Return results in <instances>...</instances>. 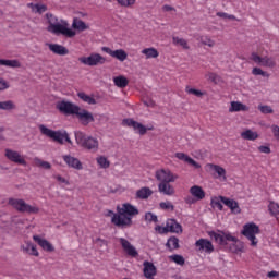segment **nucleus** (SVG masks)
Returning a JSON list of instances; mask_svg holds the SVG:
<instances>
[{"mask_svg":"<svg viewBox=\"0 0 279 279\" xmlns=\"http://www.w3.org/2000/svg\"><path fill=\"white\" fill-rule=\"evenodd\" d=\"M223 199L225 196H213L210 199L211 208H217V210H223Z\"/></svg>","mask_w":279,"mask_h":279,"instance_id":"473e14b6","label":"nucleus"},{"mask_svg":"<svg viewBox=\"0 0 279 279\" xmlns=\"http://www.w3.org/2000/svg\"><path fill=\"white\" fill-rule=\"evenodd\" d=\"M268 209H269V213L274 217H279V205H278V203L270 202L269 205H268Z\"/></svg>","mask_w":279,"mask_h":279,"instance_id":"37998d69","label":"nucleus"},{"mask_svg":"<svg viewBox=\"0 0 279 279\" xmlns=\"http://www.w3.org/2000/svg\"><path fill=\"white\" fill-rule=\"evenodd\" d=\"M158 191L162 195H175V189L171 185V182H161L158 184Z\"/></svg>","mask_w":279,"mask_h":279,"instance_id":"393cba45","label":"nucleus"},{"mask_svg":"<svg viewBox=\"0 0 279 279\" xmlns=\"http://www.w3.org/2000/svg\"><path fill=\"white\" fill-rule=\"evenodd\" d=\"M117 210L118 215L114 216L113 223L118 228H130L132 226V218L140 214L138 207L130 203L122 204Z\"/></svg>","mask_w":279,"mask_h":279,"instance_id":"f03ea898","label":"nucleus"},{"mask_svg":"<svg viewBox=\"0 0 279 279\" xmlns=\"http://www.w3.org/2000/svg\"><path fill=\"white\" fill-rule=\"evenodd\" d=\"M195 247L198 252H205V254H213L215 252V246L213 242L207 239H199L195 242Z\"/></svg>","mask_w":279,"mask_h":279,"instance_id":"dca6fc26","label":"nucleus"},{"mask_svg":"<svg viewBox=\"0 0 279 279\" xmlns=\"http://www.w3.org/2000/svg\"><path fill=\"white\" fill-rule=\"evenodd\" d=\"M156 232H158L159 234H167V232H169L167 225L166 227L162 226H156L155 227Z\"/></svg>","mask_w":279,"mask_h":279,"instance_id":"052dcab7","label":"nucleus"},{"mask_svg":"<svg viewBox=\"0 0 279 279\" xmlns=\"http://www.w3.org/2000/svg\"><path fill=\"white\" fill-rule=\"evenodd\" d=\"M135 195L137 199H149V197L154 195V191H151L149 187H142L136 191Z\"/></svg>","mask_w":279,"mask_h":279,"instance_id":"7c9ffc66","label":"nucleus"},{"mask_svg":"<svg viewBox=\"0 0 279 279\" xmlns=\"http://www.w3.org/2000/svg\"><path fill=\"white\" fill-rule=\"evenodd\" d=\"M34 162H35L36 167H40L41 169H46V170L51 169V163H49V161H44L43 159H40L38 157L34 158Z\"/></svg>","mask_w":279,"mask_h":279,"instance_id":"a19ab883","label":"nucleus"},{"mask_svg":"<svg viewBox=\"0 0 279 279\" xmlns=\"http://www.w3.org/2000/svg\"><path fill=\"white\" fill-rule=\"evenodd\" d=\"M167 247H169V250H178V247H180V240L175 236H171L167 241Z\"/></svg>","mask_w":279,"mask_h":279,"instance_id":"ea45409f","label":"nucleus"},{"mask_svg":"<svg viewBox=\"0 0 279 279\" xmlns=\"http://www.w3.org/2000/svg\"><path fill=\"white\" fill-rule=\"evenodd\" d=\"M251 60H253L255 64L266 66L267 69H274L276 66V58L274 57H260L258 53L253 52L251 54Z\"/></svg>","mask_w":279,"mask_h":279,"instance_id":"9d476101","label":"nucleus"},{"mask_svg":"<svg viewBox=\"0 0 279 279\" xmlns=\"http://www.w3.org/2000/svg\"><path fill=\"white\" fill-rule=\"evenodd\" d=\"M217 16H220V19H229L230 21H236V16L223 12L217 13Z\"/></svg>","mask_w":279,"mask_h":279,"instance_id":"4d7b16f0","label":"nucleus"},{"mask_svg":"<svg viewBox=\"0 0 279 279\" xmlns=\"http://www.w3.org/2000/svg\"><path fill=\"white\" fill-rule=\"evenodd\" d=\"M48 48L56 56H69V49L60 44H48Z\"/></svg>","mask_w":279,"mask_h":279,"instance_id":"cd10ccee","label":"nucleus"},{"mask_svg":"<svg viewBox=\"0 0 279 279\" xmlns=\"http://www.w3.org/2000/svg\"><path fill=\"white\" fill-rule=\"evenodd\" d=\"M258 110H259L263 114H271V113L274 112V109H271V107H270V106H267V105H265V106L260 105V106L258 107Z\"/></svg>","mask_w":279,"mask_h":279,"instance_id":"603ef678","label":"nucleus"},{"mask_svg":"<svg viewBox=\"0 0 279 279\" xmlns=\"http://www.w3.org/2000/svg\"><path fill=\"white\" fill-rule=\"evenodd\" d=\"M101 51L108 53V56H111V58L119 60V62H125V60H128V52H125L123 49L112 50L108 47H102Z\"/></svg>","mask_w":279,"mask_h":279,"instance_id":"2eb2a0df","label":"nucleus"},{"mask_svg":"<svg viewBox=\"0 0 279 279\" xmlns=\"http://www.w3.org/2000/svg\"><path fill=\"white\" fill-rule=\"evenodd\" d=\"M16 105L12 100L0 101V110H14Z\"/></svg>","mask_w":279,"mask_h":279,"instance_id":"79ce46f5","label":"nucleus"},{"mask_svg":"<svg viewBox=\"0 0 279 279\" xmlns=\"http://www.w3.org/2000/svg\"><path fill=\"white\" fill-rule=\"evenodd\" d=\"M4 156L11 162H15V165H22L23 167H27V161H25V157L16 150H12L10 148H7L5 153H4Z\"/></svg>","mask_w":279,"mask_h":279,"instance_id":"ddd939ff","label":"nucleus"},{"mask_svg":"<svg viewBox=\"0 0 279 279\" xmlns=\"http://www.w3.org/2000/svg\"><path fill=\"white\" fill-rule=\"evenodd\" d=\"M241 138L244 141H256L258 138V132L247 129L241 133Z\"/></svg>","mask_w":279,"mask_h":279,"instance_id":"72a5a7b5","label":"nucleus"},{"mask_svg":"<svg viewBox=\"0 0 279 279\" xmlns=\"http://www.w3.org/2000/svg\"><path fill=\"white\" fill-rule=\"evenodd\" d=\"M190 194L195 198L196 202H202L206 197V192L199 185H193L190 187Z\"/></svg>","mask_w":279,"mask_h":279,"instance_id":"a878e982","label":"nucleus"},{"mask_svg":"<svg viewBox=\"0 0 279 279\" xmlns=\"http://www.w3.org/2000/svg\"><path fill=\"white\" fill-rule=\"evenodd\" d=\"M77 97L81 98V100L85 104H88L89 106H95V104H97V100H95L93 96L87 95L84 92L78 93Z\"/></svg>","mask_w":279,"mask_h":279,"instance_id":"c9c22d12","label":"nucleus"},{"mask_svg":"<svg viewBox=\"0 0 279 279\" xmlns=\"http://www.w3.org/2000/svg\"><path fill=\"white\" fill-rule=\"evenodd\" d=\"M247 110H250V107L239 101H232L229 108V112H247Z\"/></svg>","mask_w":279,"mask_h":279,"instance_id":"c756f323","label":"nucleus"},{"mask_svg":"<svg viewBox=\"0 0 279 279\" xmlns=\"http://www.w3.org/2000/svg\"><path fill=\"white\" fill-rule=\"evenodd\" d=\"M119 242L120 245H122V250H124L128 256H132L133 258H136V256H138V251H136V247H134V245H132L130 241L124 238H120Z\"/></svg>","mask_w":279,"mask_h":279,"instance_id":"6ab92c4d","label":"nucleus"},{"mask_svg":"<svg viewBox=\"0 0 279 279\" xmlns=\"http://www.w3.org/2000/svg\"><path fill=\"white\" fill-rule=\"evenodd\" d=\"M143 266H144V269H143L144 277L147 279H154V277L157 274V269L154 263L146 260L143 263Z\"/></svg>","mask_w":279,"mask_h":279,"instance_id":"4be33fe9","label":"nucleus"},{"mask_svg":"<svg viewBox=\"0 0 279 279\" xmlns=\"http://www.w3.org/2000/svg\"><path fill=\"white\" fill-rule=\"evenodd\" d=\"M39 130L44 136H48V138L56 141V143H59L60 145H64V141L70 145H73V142L71 141V137H69V133H66V131H53L44 124L39 125Z\"/></svg>","mask_w":279,"mask_h":279,"instance_id":"7ed1b4c3","label":"nucleus"},{"mask_svg":"<svg viewBox=\"0 0 279 279\" xmlns=\"http://www.w3.org/2000/svg\"><path fill=\"white\" fill-rule=\"evenodd\" d=\"M97 165L100 167V169H109L110 168V160L106 158L105 156H98L96 158Z\"/></svg>","mask_w":279,"mask_h":279,"instance_id":"58836bf2","label":"nucleus"},{"mask_svg":"<svg viewBox=\"0 0 279 279\" xmlns=\"http://www.w3.org/2000/svg\"><path fill=\"white\" fill-rule=\"evenodd\" d=\"M10 88V84L0 76V90H8Z\"/></svg>","mask_w":279,"mask_h":279,"instance_id":"13d9d810","label":"nucleus"},{"mask_svg":"<svg viewBox=\"0 0 279 279\" xmlns=\"http://www.w3.org/2000/svg\"><path fill=\"white\" fill-rule=\"evenodd\" d=\"M155 178L159 183L162 182H175L180 175L173 173L169 169H159L155 172Z\"/></svg>","mask_w":279,"mask_h":279,"instance_id":"1a4fd4ad","label":"nucleus"},{"mask_svg":"<svg viewBox=\"0 0 279 279\" xmlns=\"http://www.w3.org/2000/svg\"><path fill=\"white\" fill-rule=\"evenodd\" d=\"M48 19V32L54 34L56 36H64L65 38H75L77 32L72 29L66 20H58L53 14H47Z\"/></svg>","mask_w":279,"mask_h":279,"instance_id":"f257e3e1","label":"nucleus"},{"mask_svg":"<svg viewBox=\"0 0 279 279\" xmlns=\"http://www.w3.org/2000/svg\"><path fill=\"white\" fill-rule=\"evenodd\" d=\"M159 207L161 208V210H173L175 207L173 206V203L166 201V202H161L159 204Z\"/></svg>","mask_w":279,"mask_h":279,"instance_id":"3c124183","label":"nucleus"},{"mask_svg":"<svg viewBox=\"0 0 279 279\" xmlns=\"http://www.w3.org/2000/svg\"><path fill=\"white\" fill-rule=\"evenodd\" d=\"M169 258L170 260H172V263H175V265H180L181 267L185 263V259L182 255L174 254V255H171Z\"/></svg>","mask_w":279,"mask_h":279,"instance_id":"49530a36","label":"nucleus"},{"mask_svg":"<svg viewBox=\"0 0 279 279\" xmlns=\"http://www.w3.org/2000/svg\"><path fill=\"white\" fill-rule=\"evenodd\" d=\"M129 83L130 82L128 81V78L125 76H123V75L113 77V84L118 88H125V86H128Z\"/></svg>","mask_w":279,"mask_h":279,"instance_id":"e433bc0d","label":"nucleus"},{"mask_svg":"<svg viewBox=\"0 0 279 279\" xmlns=\"http://www.w3.org/2000/svg\"><path fill=\"white\" fill-rule=\"evenodd\" d=\"M175 158L178 160H182V162H186V165H190L191 167H194V169H199L202 166L195 161L193 158H191L189 155L184 153H175Z\"/></svg>","mask_w":279,"mask_h":279,"instance_id":"5701e85b","label":"nucleus"},{"mask_svg":"<svg viewBox=\"0 0 279 279\" xmlns=\"http://www.w3.org/2000/svg\"><path fill=\"white\" fill-rule=\"evenodd\" d=\"M81 64H85V66H99V64H106V58H104L99 53H92L88 57L78 58Z\"/></svg>","mask_w":279,"mask_h":279,"instance_id":"6e6552de","label":"nucleus"},{"mask_svg":"<svg viewBox=\"0 0 279 279\" xmlns=\"http://www.w3.org/2000/svg\"><path fill=\"white\" fill-rule=\"evenodd\" d=\"M166 226L168 228V232L182 234V225H180L175 219H168Z\"/></svg>","mask_w":279,"mask_h":279,"instance_id":"bb28decb","label":"nucleus"},{"mask_svg":"<svg viewBox=\"0 0 279 279\" xmlns=\"http://www.w3.org/2000/svg\"><path fill=\"white\" fill-rule=\"evenodd\" d=\"M80 106L74 105L70 101H60L57 104V110L61 111L63 114H75Z\"/></svg>","mask_w":279,"mask_h":279,"instance_id":"4468645a","label":"nucleus"},{"mask_svg":"<svg viewBox=\"0 0 279 279\" xmlns=\"http://www.w3.org/2000/svg\"><path fill=\"white\" fill-rule=\"evenodd\" d=\"M142 54L145 56L146 60H151L158 58L160 56V52H158V49L150 47V48H144L142 50Z\"/></svg>","mask_w":279,"mask_h":279,"instance_id":"2f4dec72","label":"nucleus"},{"mask_svg":"<svg viewBox=\"0 0 279 279\" xmlns=\"http://www.w3.org/2000/svg\"><path fill=\"white\" fill-rule=\"evenodd\" d=\"M117 215H119V211L117 214L110 209L105 211L106 217H111V223H113V226H114V217H117Z\"/></svg>","mask_w":279,"mask_h":279,"instance_id":"bf43d9fd","label":"nucleus"},{"mask_svg":"<svg viewBox=\"0 0 279 279\" xmlns=\"http://www.w3.org/2000/svg\"><path fill=\"white\" fill-rule=\"evenodd\" d=\"M162 10L165 12H171V10H173V7H171V5H163Z\"/></svg>","mask_w":279,"mask_h":279,"instance_id":"774afa93","label":"nucleus"},{"mask_svg":"<svg viewBox=\"0 0 279 279\" xmlns=\"http://www.w3.org/2000/svg\"><path fill=\"white\" fill-rule=\"evenodd\" d=\"M267 277H268V278H278V271L272 270V271H270V272L267 274Z\"/></svg>","mask_w":279,"mask_h":279,"instance_id":"338daca9","label":"nucleus"},{"mask_svg":"<svg viewBox=\"0 0 279 279\" xmlns=\"http://www.w3.org/2000/svg\"><path fill=\"white\" fill-rule=\"evenodd\" d=\"M106 1H112V0H106ZM119 5H121L122 8H130L132 5H134V3H136V0H117Z\"/></svg>","mask_w":279,"mask_h":279,"instance_id":"8fccbe9b","label":"nucleus"},{"mask_svg":"<svg viewBox=\"0 0 279 279\" xmlns=\"http://www.w3.org/2000/svg\"><path fill=\"white\" fill-rule=\"evenodd\" d=\"M74 114L77 117L78 121H81L82 125H88V123H93V121H95L93 113L80 107L77 108V111Z\"/></svg>","mask_w":279,"mask_h":279,"instance_id":"f3484780","label":"nucleus"},{"mask_svg":"<svg viewBox=\"0 0 279 279\" xmlns=\"http://www.w3.org/2000/svg\"><path fill=\"white\" fill-rule=\"evenodd\" d=\"M185 93H187V95H194V97H202L204 95V93L199 89H195L193 87L187 86L185 88Z\"/></svg>","mask_w":279,"mask_h":279,"instance_id":"09e8293b","label":"nucleus"},{"mask_svg":"<svg viewBox=\"0 0 279 279\" xmlns=\"http://www.w3.org/2000/svg\"><path fill=\"white\" fill-rule=\"evenodd\" d=\"M201 43H203V45H207V47H215V40L208 37H201Z\"/></svg>","mask_w":279,"mask_h":279,"instance_id":"864d4df0","label":"nucleus"},{"mask_svg":"<svg viewBox=\"0 0 279 279\" xmlns=\"http://www.w3.org/2000/svg\"><path fill=\"white\" fill-rule=\"evenodd\" d=\"M258 151H260V154H271V148H269V146H259Z\"/></svg>","mask_w":279,"mask_h":279,"instance_id":"680f3d73","label":"nucleus"},{"mask_svg":"<svg viewBox=\"0 0 279 279\" xmlns=\"http://www.w3.org/2000/svg\"><path fill=\"white\" fill-rule=\"evenodd\" d=\"M225 206L231 210L233 215H241V207L239 206V202L232 198H222Z\"/></svg>","mask_w":279,"mask_h":279,"instance_id":"b1692460","label":"nucleus"},{"mask_svg":"<svg viewBox=\"0 0 279 279\" xmlns=\"http://www.w3.org/2000/svg\"><path fill=\"white\" fill-rule=\"evenodd\" d=\"M172 43L179 47H182L183 49H189V43H186V39L184 38L173 37Z\"/></svg>","mask_w":279,"mask_h":279,"instance_id":"c03bdc74","label":"nucleus"},{"mask_svg":"<svg viewBox=\"0 0 279 279\" xmlns=\"http://www.w3.org/2000/svg\"><path fill=\"white\" fill-rule=\"evenodd\" d=\"M206 80H208L209 82H213V84H219L220 82V77L219 75H217V73L215 72H208L206 75H205Z\"/></svg>","mask_w":279,"mask_h":279,"instance_id":"a18cd8bd","label":"nucleus"},{"mask_svg":"<svg viewBox=\"0 0 279 279\" xmlns=\"http://www.w3.org/2000/svg\"><path fill=\"white\" fill-rule=\"evenodd\" d=\"M54 180H57V182H59V184H64L65 186H69V184H70L69 180L60 174L54 175Z\"/></svg>","mask_w":279,"mask_h":279,"instance_id":"5fc2aeb1","label":"nucleus"},{"mask_svg":"<svg viewBox=\"0 0 279 279\" xmlns=\"http://www.w3.org/2000/svg\"><path fill=\"white\" fill-rule=\"evenodd\" d=\"M209 236L210 239H214L219 245H226L228 241H231V243H236V238L232 235V233H217L215 231H210Z\"/></svg>","mask_w":279,"mask_h":279,"instance_id":"f8f14e48","label":"nucleus"},{"mask_svg":"<svg viewBox=\"0 0 279 279\" xmlns=\"http://www.w3.org/2000/svg\"><path fill=\"white\" fill-rule=\"evenodd\" d=\"M9 206H12L17 213H28V215H36L40 211L38 207L29 205L21 198H10Z\"/></svg>","mask_w":279,"mask_h":279,"instance_id":"39448f33","label":"nucleus"},{"mask_svg":"<svg viewBox=\"0 0 279 279\" xmlns=\"http://www.w3.org/2000/svg\"><path fill=\"white\" fill-rule=\"evenodd\" d=\"M21 250L23 254H28V256H40V253L38 252L36 244L32 243V241H24L21 245Z\"/></svg>","mask_w":279,"mask_h":279,"instance_id":"a211bd4d","label":"nucleus"},{"mask_svg":"<svg viewBox=\"0 0 279 279\" xmlns=\"http://www.w3.org/2000/svg\"><path fill=\"white\" fill-rule=\"evenodd\" d=\"M63 160L71 169H76V171H82L84 167L82 166V161L80 159L71 156V155H63Z\"/></svg>","mask_w":279,"mask_h":279,"instance_id":"412c9836","label":"nucleus"},{"mask_svg":"<svg viewBox=\"0 0 279 279\" xmlns=\"http://www.w3.org/2000/svg\"><path fill=\"white\" fill-rule=\"evenodd\" d=\"M28 8L32 9L35 14H44V12H47V5L45 4H34V3H28Z\"/></svg>","mask_w":279,"mask_h":279,"instance_id":"4c0bfd02","label":"nucleus"},{"mask_svg":"<svg viewBox=\"0 0 279 279\" xmlns=\"http://www.w3.org/2000/svg\"><path fill=\"white\" fill-rule=\"evenodd\" d=\"M184 202H185L186 204H195V202H197V201H196V198L193 197V196H186V197L184 198Z\"/></svg>","mask_w":279,"mask_h":279,"instance_id":"0e129e2a","label":"nucleus"},{"mask_svg":"<svg viewBox=\"0 0 279 279\" xmlns=\"http://www.w3.org/2000/svg\"><path fill=\"white\" fill-rule=\"evenodd\" d=\"M206 171L210 173L216 180H219L220 182H227L228 177L226 175V170L223 167L215 163H207L205 166Z\"/></svg>","mask_w":279,"mask_h":279,"instance_id":"0eeeda50","label":"nucleus"},{"mask_svg":"<svg viewBox=\"0 0 279 279\" xmlns=\"http://www.w3.org/2000/svg\"><path fill=\"white\" fill-rule=\"evenodd\" d=\"M75 141L77 145L88 149L89 151H97L99 149V141L93 136H87L82 131H76L74 133Z\"/></svg>","mask_w":279,"mask_h":279,"instance_id":"20e7f679","label":"nucleus"},{"mask_svg":"<svg viewBox=\"0 0 279 279\" xmlns=\"http://www.w3.org/2000/svg\"><path fill=\"white\" fill-rule=\"evenodd\" d=\"M252 73L254 75H262V77H267V72L263 71V69H260V68H254L252 70Z\"/></svg>","mask_w":279,"mask_h":279,"instance_id":"6e6d98bb","label":"nucleus"},{"mask_svg":"<svg viewBox=\"0 0 279 279\" xmlns=\"http://www.w3.org/2000/svg\"><path fill=\"white\" fill-rule=\"evenodd\" d=\"M72 29L86 32V29H90V25L86 24V22L82 21L80 17H74L72 21Z\"/></svg>","mask_w":279,"mask_h":279,"instance_id":"c85d7f7f","label":"nucleus"},{"mask_svg":"<svg viewBox=\"0 0 279 279\" xmlns=\"http://www.w3.org/2000/svg\"><path fill=\"white\" fill-rule=\"evenodd\" d=\"M145 106H147L148 108H154V106H156V102H154V100L151 99H146L144 100Z\"/></svg>","mask_w":279,"mask_h":279,"instance_id":"69168bd1","label":"nucleus"},{"mask_svg":"<svg viewBox=\"0 0 279 279\" xmlns=\"http://www.w3.org/2000/svg\"><path fill=\"white\" fill-rule=\"evenodd\" d=\"M122 123L128 128H133L134 132L141 134V136L147 134V130H154V125L145 126L141 122L134 121V119H124Z\"/></svg>","mask_w":279,"mask_h":279,"instance_id":"9b49d317","label":"nucleus"},{"mask_svg":"<svg viewBox=\"0 0 279 279\" xmlns=\"http://www.w3.org/2000/svg\"><path fill=\"white\" fill-rule=\"evenodd\" d=\"M0 66H9L10 69H21V62H19V60L0 59Z\"/></svg>","mask_w":279,"mask_h":279,"instance_id":"f704fd0d","label":"nucleus"},{"mask_svg":"<svg viewBox=\"0 0 279 279\" xmlns=\"http://www.w3.org/2000/svg\"><path fill=\"white\" fill-rule=\"evenodd\" d=\"M242 234L243 236H246L248 241H251V245L253 246L258 245V240L256 239V234H260V228L256 223L248 222L244 225Z\"/></svg>","mask_w":279,"mask_h":279,"instance_id":"423d86ee","label":"nucleus"},{"mask_svg":"<svg viewBox=\"0 0 279 279\" xmlns=\"http://www.w3.org/2000/svg\"><path fill=\"white\" fill-rule=\"evenodd\" d=\"M145 221H147V223H158V216L154 213L147 211L145 214Z\"/></svg>","mask_w":279,"mask_h":279,"instance_id":"de8ad7c7","label":"nucleus"},{"mask_svg":"<svg viewBox=\"0 0 279 279\" xmlns=\"http://www.w3.org/2000/svg\"><path fill=\"white\" fill-rule=\"evenodd\" d=\"M33 241L44 250V252H56V247L51 242L46 239L40 238L39 235H33Z\"/></svg>","mask_w":279,"mask_h":279,"instance_id":"aec40b11","label":"nucleus"},{"mask_svg":"<svg viewBox=\"0 0 279 279\" xmlns=\"http://www.w3.org/2000/svg\"><path fill=\"white\" fill-rule=\"evenodd\" d=\"M271 131L274 133V136L279 141V126L278 125H272Z\"/></svg>","mask_w":279,"mask_h":279,"instance_id":"e2e57ef3","label":"nucleus"}]
</instances>
